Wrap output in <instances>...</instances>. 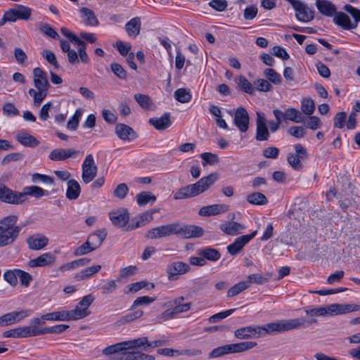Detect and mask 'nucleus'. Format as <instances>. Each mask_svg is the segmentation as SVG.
<instances>
[{"label":"nucleus","instance_id":"nucleus-1","mask_svg":"<svg viewBox=\"0 0 360 360\" xmlns=\"http://www.w3.org/2000/svg\"><path fill=\"white\" fill-rule=\"evenodd\" d=\"M217 179L216 174H210L195 184L180 188L174 193L173 198L174 200H183L195 197L208 190Z\"/></svg>","mask_w":360,"mask_h":360},{"label":"nucleus","instance_id":"nucleus-2","mask_svg":"<svg viewBox=\"0 0 360 360\" xmlns=\"http://www.w3.org/2000/svg\"><path fill=\"white\" fill-rule=\"evenodd\" d=\"M17 221L18 217L14 214L0 220V247L11 244L18 236L20 227L16 226Z\"/></svg>","mask_w":360,"mask_h":360},{"label":"nucleus","instance_id":"nucleus-3","mask_svg":"<svg viewBox=\"0 0 360 360\" xmlns=\"http://www.w3.org/2000/svg\"><path fill=\"white\" fill-rule=\"evenodd\" d=\"M273 114L276 120H278L282 122L291 121L295 123H302L305 120L304 116L302 113L296 108H288L282 111L279 109H274Z\"/></svg>","mask_w":360,"mask_h":360},{"label":"nucleus","instance_id":"nucleus-4","mask_svg":"<svg viewBox=\"0 0 360 360\" xmlns=\"http://www.w3.org/2000/svg\"><path fill=\"white\" fill-rule=\"evenodd\" d=\"M295 153H290L287 157L288 164L297 171L302 169L303 165L302 160L308 158V153L306 148L300 143H297L294 146Z\"/></svg>","mask_w":360,"mask_h":360},{"label":"nucleus","instance_id":"nucleus-5","mask_svg":"<svg viewBox=\"0 0 360 360\" xmlns=\"http://www.w3.org/2000/svg\"><path fill=\"white\" fill-rule=\"evenodd\" d=\"M32 9L29 7L18 5L15 8L9 9L2 18L5 22H15L17 19L28 20L31 16Z\"/></svg>","mask_w":360,"mask_h":360},{"label":"nucleus","instance_id":"nucleus-6","mask_svg":"<svg viewBox=\"0 0 360 360\" xmlns=\"http://www.w3.org/2000/svg\"><path fill=\"white\" fill-rule=\"evenodd\" d=\"M98 167L91 154L86 155L82 164V178L84 184L90 183L96 176Z\"/></svg>","mask_w":360,"mask_h":360},{"label":"nucleus","instance_id":"nucleus-7","mask_svg":"<svg viewBox=\"0 0 360 360\" xmlns=\"http://www.w3.org/2000/svg\"><path fill=\"white\" fill-rule=\"evenodd\" d=\"M94 300L95 298L91 294L84 296L78 303L75 309L70 310V314L72 315L73 320L81 319L89 316L90 314V311L88 308Z\"/></svg>","mask_w":360,"mask_h":360},{"label":"nucleus","instance_id":"nucleus-8","mask_svg":"<svg viewBox=\"0 0 360 360\" xmlns=\"http://www.w3.org/2000/svg\"><path fill=\"white\" fill-rule=\"evenodd\" d=\"M20 192H18L9 188L5 184L0 183V201L7 204L20 205L21 203Z\"/></svg>","mask_w":360,"mask_h":360},{"label":"nucleus","instance_id":"nucleus-9","mask_svg":"<svg viewBox=\"0 0 360 360\" xmlns=\"http://www.w3.org/2000/svg\"><path fill=\"white\" fill-rule=\"evenodd\" d=\"M191 270L189 264L181 262H174L169 264L167 266L166 272L169 281H176L179 275L188 273Z\"/></svg>","mask_w":360,"mask_h":360},{"label":"nucleus","instance_id":"nucleus-10","mask_svg":"<svg viewBox=\"0 0 360 360\" xmlns=\"http://www.w3.org/2000/svg\"><path fill=\"white\" fill-rule=\"evenodd\" d=\"M176 235L184 238H198L203 235L202 227L195 225H183L176 222Z\"/></svg>","mask_w":360,"mask_h":360},{"label":"nucleus","instance_id":"nucleus-11","mask_svg":"<svg viewBox=\"0 0 360 360\" xmlns=\"http://www.w3.org/2000/svg\"><path fill=\"white\" fill-rule=\"evenodd\" d=\"M176 222L160 226L150 229L146 237L150 239H157L171 235H176Z\"/></svg>","mask_w":360,"mask_h":360},{"label":"nucleus","instance_id":"nucleus-12","mask_svg":"<svg viewBox=\"0 0 360 360\" xmlns=\"http://www.w3.org/2000/svg\"><path fill=\"white\" fill-rule=\"evenodd\" d=\"M109 218L114 226L126 231L129 221V214L126 209L121 208L111 211L109 213Z\"/></svg>","mask_w":360,"mask_h":360},{"label":"nucleus","instance_id":"nucleus-13","mask_svg":"<svg viewBox=\"0 0 360 360\" xmlns=\"http://www.w3.org/2000/svg\"><path fill=\"white\" fill-rule=\"evenodd\" d=\"M112 359L114 360H154L155 357L133 349H125Z\"/></svg>","mask_w":360,"mask_h":360},{"label":"nucleus","instance_id":"nucleus-14","mask_svg":"<svg viewBox=\"0 0 360 360\" xmlns=\"http://www.w3.org/2000/svg\"><path fill=\"white\" fill-rule=\"evenodd\" d=\"M257 234V231L247 235L241 236L234 240V242L227 246V251L231 255H236Z\"/></svg>","mask_w":360,"mask_h":360},{"label":"nucleus","instance_id":"nucleus-15","mask_svg":"<svg viewBox=\"0 0 360 360\" xmlns=\"http://www.w3.org/2000/svg\"><path fill=\"white\" fill-rule=\"evenodd\" d=\"M234 124L238 129L244 133L249 127L250 117L247 110L243 107H238L234 115Z\"/></svg>","mask_w":360,"mask_h":360},{"label":"nucleus","instance_id":"nucleus-16","mask_svg":"<svg viewBox=\"0 0 360 360\" xmlns=\"http://www.w3.org/2000/svg\"><path fill=\"white\" fill-rule=\"evenodd\" d=\"M259 326L256 325L241 327L234 331V336L240 340L259 338Z\"/></svg>","mask_w":360,"mask_h":360},{"label":"nucleus","instance_id":"nucleus-17","mask_svg":"<svg viewBox=\"0 0 360 360\" xmlns=\"http://www.w3.org/2000/svg\"><path fill=\"white\" fill-rule=\"evenodd\" d=\"M4 338H28L37 336V331L30 328L28 326L18 327L5 331L3 334Z\"/></svg>","mask_w":360,"mask_h":360},{"label":"nucleus","instance_id":"nucleus-18","mask_svg":"<svg viewBox=\"0 0 360 360\" xmlns=\"http://www.w3.org/2000/svg\"><path fill=\"white\" fill-rule=\"evenodd\" d=\"M56 261V257L51 252H46L35 259L29 261L28 265L30 267H42L46 266L52 265Z\"/></svg>","mask_w":360,"mask_h":360},{"label":"nucleus","instance_id":"nucleus-19","mask_svg":"<svg viewBox=\"0 0 360 360\" xmlns=\"http://www.w3.org/2000/svg\"><path fill=\"white\" fill-rule=\"evenodd\" d=\"M33 83L36 89H49L51 86L47 75L40 68L33 69Z\"/></svg>","mask_w":360,"mask_h":360},{"label":"nucleus","instance_id":"nucleus-20","mask_svg":"<svg viewBox=\"0 0 360 360\" xmlns=\"http://www.w3.org/2000/svg\"><path fill=\"white\" fill-rule=\"evenodd\" d=\"M229 206L226 204H214L201 207L198 211V214L204 217L218 215L226 212Z\"/></svg>","mask_w":360,"mask_h":360},{"label":"nucleus","instance_id":"nucleus-21","mask_svg":"<svg viewBox=\"0 0 360 360\" xmlns=\"http://www.w3.org/2000/svg\"><path fill=\"white\" fill-rule=\"evenodd\" d=\"M115 131L119 139L122 141H131L137 138V134L134 130L125 124H117Z\"/></svg>","mask_w":360,"mask_h":360},{"label":"nucleus","instance_id":"nucleus-22","mask_svg":"<svg viewBox=\"0 0 360 360\" xmlns=\"http://www.w3.org/2000/svg\"><path fill=\"white\" fill-rule=\"evenodd\" d=\"M79 153V150H76L73 148H68V149H63V148H57L53 150L49 155V158L50 160L53 161H63L68 158L75 157V155H78Z\"/></svg>","mask_w":360,"mask_h":360},{"label":"nucleus","instance_id":"nucleus-23","mask_svg":"<svg viewBox=\"0 0 360 360\" xmlns=\"http://www.w3.org/2000/svg\"><path fill=\"white\" fill-rule=\"evenodd\" d=\"M49 239L44 235L37 234L29 237L27 243L30 249L39 250L48 245Z\"/></svg>","mask_w":360,"mask_h":360},{"label":"nucleus","instance_id":"nucleus-24","mask_svg":"<svg viewBox=\"0 0 360 360\" xmlns=\"http://www.w3.org/2000/svg\"><path fill=\"white\" fill-rule=\"evenodd\" d=\"M127 349H133L136 351H145L147 352L149 347V341L147 337H141L137 339H134L125 341Z\"/></svg>","mask_w":360,"mask_h":360},{"label":"nucleus","instance_id":"nucleus-25","mask_svg":"<svg viewBox=\"0 0 360 360\" xmlns=\"http://www.w3.org/2000/svg\"><path fill=\"white\" fill-rule=\"evenodd\" d=\"M153 217H152L151 213H148V212H143L132 219L131 224L128 225L126 228V231H129L143 226L153 221Z\"/></svg>","mask_w":360,"mask_h":360},{"label":"nucleus","instance_id":"nucleus-26","mask_svg":"<svg viewBox=\"0 0 360 360\" xmlns=\"http://www.w3.org/2000/svg\"><path fill=\"white\" fill-rule=\"evenodd\" d=\"M360 309V305L355 304H333L329 305L330 314L335 313L336 314H346L352 311H356Z\"/></svg>","mask_w":360,"mask_h":360},{"label":"nucleus","instance_id":"nucleus-27","mask_svg":"<svg viewBox=\"0 0 360 360\" xmlns=\"http://www.w3.org/2000/svg\"><path fill=\"white\" fill-rule=\"evenodd\" d=\"M149 123L158 130H165L172 124L170 115L169 112H165L160 117L150 118Z\"/></svg>","mask_w":360,"mask_h":360},{"label":"nucleus","instance_id":"nucleus-28","mask_svg":"<svg viewBox=\"0 0 360 360\" xmlns=\"http://www.w3.org/2000/svg\"><path fill=\"white\" fill-rule=\"evenodd\" d=\"M334 22L343 29L350 30L356 27V23H352L349 17L342 12H339L333 18Z\"/></svg>","mask_w":360,"mask_h":360},{"label":"nucleus","instance_id":"nucleus-29","mask_svg":"<svg viewBox=\"0 0 360 360\" xmlns=\"http://www.w3.org/2000/svg\"><path fill=\"white\" fill-rule=\"evenodd\" d=\"M66 198L70 200H77L81 193L79 184L75 179H70L67 183Z\"/></svg>","mask_w":360,"mask_h":360},{"label":"nucleus","instance_id":"nucleus-30","mask_svg":"<svg viewBox=\"0 0 360 360\" xmlns=\"http://www.w3.org/2000/svg\"><path fill=\"white\" fill-rule=\"evenodd\" d=\"M244 229L243 224L235 221H227L220 225L221 231L230 236L237 235Z\"/></svg>","mask_w":360,"mask_h":360},{"label":"nucleus","instance_id":"nucleus-31","mask_svg":"<svg viewBox=\"0 0 360 360\" xmlns=\"http://www.w3.org/2000/svg\"><path fill=\"white\" fill-rule=\"evenodd\" d=\"M21 195V203L22 204L27 200V196L30 195L39 198L46 194V191L41 187L37 186H26L24 188L23 191L20 192Z\"/></svg>","mask_w":360,"mask_h":360},{"label":"nucleus","instance_id":"nucleus-32","mask_svg":"<svg viewBox=\"0 0 360 360\" xmlns=\"http://www.w3.org/2000/svg\"><path fill=\"white\" fill-rule=\"evenodd\" d=\"M198 255L203 257L204 260L210 262H217L221 257V253L219 250L211 247H205L198 250Z\"/></svg>","mask_w":360,"mask_h":360},{"label":"nucleus","instance_id":"nucleus-33","mask_svg":"<svg viewBox=\"0 0 360 360\" xmlns=\"http://www.w3.org/2000/svg\"><path fill=\"white\" fill-rule=\"evenodd\" d=\"M141 21L139 17L131 19L125 25V30L130 37H136L140 34Z\"/></svg>","mask_w":360,"mask_h":360},{"label":"nucleus","instance_id":"nucleus-34","mask_svg":"<svg viewBox=\"0 0 360 360\" xmlns=\"http://www.w3.org/2000/svg\"><path fill=\"white\" fill-rule=\"evenodd\" d=\"M236 346L234 343L224 345L214 349L209 354V358L214 359L226 354H236Z\"/></svg>","mask_w":360,"mask_h":360},{"label":"nucleus","instance_id":"nucleus-35","mask_svg":"<svg viewBox=\"0 0 360 360\" xmlns=\"http://www.w3.org/2000/svg\"><path fill=\"white\" fill-rule=\"evenodd\" d=\"M107 233L105 229L98 230L96 232L90 234L86 241L94 248V250L99 248L105 238H106Z\"/></svg>","mask_w":360,"mask_h":360},{"label":"nucleus","instance_id":"nucleus-36","mask_svg":"<svg viewBox=\"0 0 360 360\" xmlns=\"http://www.w3.org/2000/svg\"><path fill=\"white\" fill-rule=\"evenodd\" d=\"M280 322L282 333L303 328V321L301 318L280 320Z\"/></svg>","mask_w":360,"mask_h":360},{"label":"nucleus","instance_id":"nucleus-37","mask_svg":"<svg viewBox=\"0 0 360 360\" xmlns=\"http://www.w3.org/2000/svg\"><path fill=\"white\" fill-rule=\"evenodd\" d=\"M259 328L260 337L266 335H273L276 333H282L280 320L263 326H259Z\"/></svg>","mask_w":360,"mask_h":360},{"label":"nucleus","instance_id":"nucleus-38","mask_svg":"<svg viewBox=\"0 0 360 360\" xmlns=\"http://www.w3.org/2000/svg\"><path fill=\"white\" fill-rule=\"evenodd\" d=\"M82 18L88 26H97L99 24V21L95 14V13L87 8L83 7L79 10Z\"/></svg>","mask_w":360,"mask_h":360},{"label":"nucleus","instance_id":"nucleus-39","mask_svg":"<svg viewBox=\"0 0 360 360\" xmlns=\"http://www.w3.org/2000/svg\"><path fill=\"white\" fill-rule=\"evenodd\" d=\"M44 318L46 319L47 321H67L73 320L70 310L47 313L44 314Z\"/></svg>","mask_w":360,"mask_h":360},{"label":"nucleus","instance_id":"nucleus-40","mask_svg":"<svg viewBox=\"0 0 360 360\" xmlns=\"http://www.w3.org/2000/svg\"><path fill=\"white\" fill-rule=\"evenodd\" d=\"M316 6L321 13L327 16H331L336 12L335 5L327 0H316Z\"/></svg>","mask_w":360,"mask_h":360},{"label":"nucleus","instance_id":"nucleus-41","mask_svg":"<svg viewBox=\"0 0 360 360\" xmlns=\"http://www.w3.org/2000/svg\"><path fill=\"white\" fill-rule=\"evenodd\" d=\"M16 139L20 144L26 147L32 148L39 145V141L35 137L25 132L19 133Z\"/></svg>","mask_w":360,"mask_h":360},{"label":"nucleus","instance_id":"nucleus-42","mask_svg":"<svg viewBox=\"0 0 360 360\" xmlns=\"http://www.w3.org/2000/svg\"><path fill=\"white\" fill-rule=\"evenodd\" d=\"M49 89H30L28 94L33 97V104L34 106H39L44 99L47 96Z\"/></svg>","mask_w":360,"mask_h":360},{"label":"nucleus","instance_id":"nucleus-43","mask_svg":"<svg viewBox=\"0 0 360 360\" xmlns=\"http://www.w3.org/2000/svg\"><path fill=\"white\" fill-rule=\"evenodd\" d=\"M101 269V265H94L82 270L75 275L77 281H82L89 278L90 276L98 273Z\"/></svg>","mask_w":360,"mask_h":360},{"label":"nucleus","instance_id":"nucleus-44","mask_svg":"<svg viewBox=\"0 0 360 360\" xmlns=\"http://www.w3.org/2000/svg\"><path fill=\"white\" fill-rule=\"evenodd\" d=\"M246 200L250 204L256 205H264L268 202L266 197L259 192H255L248 195Z\"/></svg>","mask_w":360,"mask_h":360},{"label":"nucleus","instance_id":"nucleus-45","mask_svg":"<svg viewBox=\"0 0 360 360\" xmlns=\"http://www.w3.org/2000/svg\"><path fill=\"white\" fill-rule=\"evenodd\" d=\"M191 303L188 302L175 306L172 309L165 311L162 316L165 318H172L176 314L188 311L191 309Z\"/></svg>","mask_w":360,"mask_h":360},{"label":"nucleus","instance_id":"nucleus-46","mask_svg":"<svg viewBox=\"0 0 360 360\" xmlns=\"http://www.w3.org/2000/svg\"><path fill=\"white\" fill-rule=\"evenodd\" d=\"M124 344L125 341L110 345L103 349L102 354L105 356L114 355V356H115L118 354H120L121 351L127 349L126 345Z\"/></svg>","mask_w":360,"mask_h":360},{"label":"nucleus","instance_id":"nucleus-47","mask_svg":"<svg viewBox=\"0 0 360 360\" xmlns=\"http://www.w3.org/2000/svg\"><path fill=\"white\" fill-rule=\"evenodd\" d=\"M238 86L242 91L250 95L255 94V86L243 75L238 77Z\"/></svg>","mask_w":360,"mask_h":360},{"label":"nucleus","instance_id":"nucleus-48","mask_svg":"<svg viewBox=\"0 0 360 360\" xmlns=\"http://www.w3.org/2000/svg\"><path fill=\"white\" fill-rule=\"evenodd\" d=\"M250 287L249 283L245 281H240L233 285L227 292L229 297H233L238 295L243 291L245 290Z\"/></svg>","mask_w":360,"mask_h":360},{"label":"nucleus","instance_id":"nucleus-49","mask_svg":"<svg viewBox=\"0 0 360 360\" xmlns=\"http://www.w3.org/2000/svg\"><path fill=\"white\" fill-rule=\"evenodd\" d=\"M174 98L180 103H188L192 98L190 90L186 88L178 89L174 91Z\"/></svg>","mask_w":360,"mask_h":360},{"label":"nucleus","instance_id":"nucleus-50","mask_svg":"<svg viewBox=\"0 0 360 360\" xmlns=\"http://www.w3.org/2000/svg\"><path fill=\"white\" fill-rule=\"evenodd\" d=\"M315 103L311 98H304L301 102V110L302 113L311 115L315 110Z\"/></svg>","mask_w":360,"mask_h":360},{"label":"nucleus","instance_id":"nucleus-51","mask_svg":"<svg viewBox=\"0 0 360 360\" xmlns=\"http://www.w3.org/2000/svg\"><path fill=\"white\" fill-rule=\"evenodd\" d=\"M155 200L156 197L150 192L143 191L136 195V201L140 206L146 205L150 202H154Z\"/></svg>","mask_w":360,"mask_h":360},{"label":"nucleus","instance_id":"nucleus-52","mask_svg":"<svg viewBox=\"0 0 360 360\" xmlns=\"http://www.w3.org/2000/svg\"><path fill=\"white\" fill-rule=\"evenodd\" d=\"M270 137V133L266 124H259L256 126V136L255 139L258 141H268Z\"/></svg>","mask_w":360,"mask_h":360},{"label":"nucleus","instance_id":"nucleus-53","mask_svg":"<svg viewBox=\"0 0 360 360\" xmlns=\"http://www.w3.org/2000/svg\"><path fill=\"white\" fill-rule=\"evenodd\" d=\"M304 312L309 316H324L330 314L329 306L305 309Z\"/></svg>","mask_w":360,"mask_h":360},{"label":"nucleus","instance_id":"nucleus-54","mask_svg":"<svg viewBox=\"0 0 360 360\" xmlns=\"http://www.w3.org/2000/svg\"><path fill=\"white\" fill-rule=\"evenodd\" d=\"M148 285H150V288L152 289L155 288V285L153 283L141 281L128 285L126 287L128 289V291H125V292H136L142 288H147Z\"/></svg>","mask_w":360,"mask_h":360},{"label":"nucleus","instance_id":"nucleus-55","mask_svg":"<svg viewBox=\"0 0 360 360\" xmlns=\"http://www.w3.org/2000/svg\"><path fill=\"white\" fill-rule=\"evenodd\" d=\"M69 328V326L59 324L52 327L44 328V330L37 331V335L46 333H61Z\"/></svg>","mask_w":360,"mask_h":360},{"label":"nucleus","instance_id":"nucleus-56","mask_svg":"<svg viewBox=\"0 0 360 360\" xmlns=\"http://www.w3.org/2000/svg\"><path fill=\"white\" fill-rule=\"evenodd\" d=\"M202 158V165L206 166L207 165H214L219 162V158L217 155L212 153H202L200 154Z\"/></svg>","mask_w":360,"mask_h":360},{"label":"nucleus","instance_id":"nucleus-57","mask_svg":"<svg viewBox=\"0 0 360 360\" xmlns=\"http://www.w3.org/2000/svg\"><path fill=\"white\" fill-rule=\"evenodd\" d=\"M234 345L236 346V353H242L255 347L257 343L254 341H244L234 343Z\"/></svg>","mask_w":360,"mask_h":360},{"label":"nucleus","instance_id":"nucleus-58","mask_svg":"<svg viewBox=\"0 0 360 360\" xmlns=\"http://www.w3.org/2000/svg\"><path fill=\"white\" fill-rule=\"evenodd\" d=\"M266 77L274 84H280L282 82L281 76L275 70L267 68L264 72Z\"/></svg>","mask_w":360,"mask_h":360},{"label":"nucleus","instance_id":"nucleus-59","mask_svg":"<svg viewBox=\"0 0 360 360\" xmlns=\"http://www.w3.org/2000/svg\"><path fill=\"white\" fill-rule=\"evenodd\" d=\"M134 99L143 109H149L152 105L151 99L145 94H136L134 95Z\"/></svg>","mask_w":360,"mask_h":360},{"label":"nucleus","instance_id":"nucleus-60","mask_svg":"<svg viewBox=\"0 0 360 360\" xmlns=\"http://www.w3.org/2000/svg\"><path fill=\"white\" fill-rule=\"evenodd\" d=\"M255 89L259 91L268 92L271 91L272 86L266 79H259L254 82Z\"/></svg>","mask_w":360,"mask_h":360},{"label":"nucleus","instance_id":"nucleus-61","mask_svg":"<svg viewBox=\"0 0 360 360\" xmlns=\"http://www.w3.org/2000/svg\"><path fill=\"white\" fill-rule=\"evenodd\" d=\"M40 31L45 35L55 39H60L59 34L49 24H42L39 26Z\"/></svg>","mask_w":360,"mask_h":360},{"label":"nucleus","instance_id":"nucleus-62","mask_svg":"<svg viewBox=\"0 0 360 360\" xmlns=\"http://www.w3.org/2000/svg\"><path fill=\"white\" fill-rule=\"evenodd\" d=\"M82 111L77 109L72 118L68 122L67 128L70 130H76L79 122V119L82 116Z\"/></svg>","mask_w":360,"mask_h":360},{"label":"nucleus","instance_id":"nucleus-63","mask_svg":"<svg viewBox=\"0 0 360 360\" xmlns=\"http://www.w3.org/2000/svg\"><path fill=\"white\" fill-rule=\"evenodd\" d=\"M110 68L113 73L121 79H127V73L123 67L117 63H112Z\"/></svg>","mask_w":360,"mask_h":360},{"label":"nucleus","instance_id":"nucleus-64","mask_svg":"<svg viewBox=\"0 0 360 360\" xmlns=\"http://www.w3.org/2000/svg\"><path fill=\"white\" fill-rule=\"evenodd\" d=\"M94 248L89 244V242L86 241L82 245L77 248L74 251L75 256H82L93 252Z\"/></svg>","mask_w":360,"mask_h":360}]
</instances>
